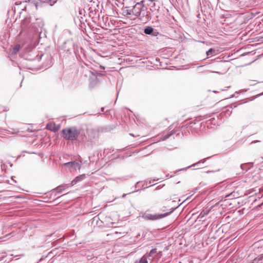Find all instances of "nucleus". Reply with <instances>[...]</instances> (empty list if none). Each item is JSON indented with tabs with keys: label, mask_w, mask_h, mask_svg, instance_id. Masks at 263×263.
<instances>
[{
	"label": "nucleus",
	"mask_w": 263,
	"mask_h": 263,
	"mask_svg": "<svg viewBox=\"0 0 263 263\" xmlns=\"http://www.w3.org/2000/svg\"><path fill=\"white\" fill-rule=\"evenodd\" d=\"M57 0H53L52 2H53V3H55V2H57Z\"/></svg>",
	"instance_id": "c756f323"
},
{
	"label": "nucleus",
	"mask_w": 263,
	"mask_h": 263,
	"mask_svg": "<svg viewBox=\"0 0 263 263\" xmlns=\"http://www.w3.org/2000/svg\"><path fill=\"white\" fill-rule=\"evenodd\" d=\"M210 72H213V73H219V72H217V71H211Z\"/></svg>",
	"instance_id": "393cba45"
},
{
	"label": "nucleus",
	"mask_w": 263,
	"mask_h": 263,
	"mask_svg": "<svg viewBox=\"0 0 263 263\" xmlns=\"http://www.w3.org/2000/svg\"><path fill=\"white\" fill-rule=\"evenodd\" d=\"M43 55V54H37L35 56V57L34 58H28L27 57L26 59L28 60H30V61H32V60H36L37 61H40L41 60V59H42V56Z\"/></svg>",
	"instance_id": "2eb2a0df"
},
{
	"label": "nucleus",
	"mask_w": 263,
	"mask_h": 263,
	"mask_svg": "<svg viewBox=\"0 0 263 263\" xmlns=\"http://www.w3.org/2000/svg\"><path fill=\"white\" fill-rule=\"evenodd\" d=\"M85 11L83 9H79V14L77 15L78 18L79 19L80 22H83L84 18L83 16H85Z\"/></svg>",
	"instance_id": "0eeeda50"
},
{
	"label": "nucleus",
	"mask_w": 263,
	"mask_h": 263,
	"mask_svg": "<svg viewBox=\"0 0 263 263\" xmlns=\"http://www.w3.org/2000/svg\"><path fill=\"white\" fill-rule=\"evenodd\" d=\"M144 7L143 1L137 3L133 8V15L136 17L140 16L141 12L144 11Z\"/></svg>",
	"instance_id": "7ed1b4c3"
},
{
	"label": "nucleus",
	"mask_w": 263,
	"mask_h": 263,
	"mask_svg": "<svg viewBox=\"0 0 263 263\" xmlns=\"http://www.w3.org/2000/svg\"><path fill=\"white\" fill-rule=\"evenodd\" d=\"M158 34H159L158 31L156 29H154L153 32V33H152L151 35L154 36H156Z\"/></svg>",
	"instance_id": "aec40b11"
},
{
	"label": "nucleus",
	"mask_w": 263,
	"mask_h": 263,
	"mask_svg": "<svg viewBox=\"0 0 263 263\" xmlns=\"http://www.w3.org/2000/svg\"><path fill=\"white\" fill-rule=\"evenodd\" d=\"M20 49V45L19 44H17L14 46L12 50V54H16Z\"/></svg>",
	"instance_id": "dca6fc26"
},
{
	"label": "nucleus",
	"mask_w": 263,
	"mask_h": 263,
	"mask_svg": "<svg viewBox=\"0 0 263 263\" xmlns=\"http://www.w3.org/2000/svg\"><path fill=\"white\" fill-rule=\"evenodd\" d=\"M204 163V160L203 161H199V162H198L197 163H194V164H193L192 165H190V166H189L187 167H184V168H181V169H180V170H177L176 172H175V174H176L177 172H180V171H184V170H187V168L192 167V166H196L197 165V164L200 163Z\"/></svg>",
	"instance_id": "4468645a"
},
{
	"label": "nucleus",
	"mask_w": 263,
	"mask_h": 263,
	"mask_svg": "<svg viewBox=\"0 0 263 263\" xmlns=\"http://www.w3.org/2000/svg\"><path fill=\"white\" fill-rule=\"evenodd\" d=\"M89 72L91 73L92 75H95L96 73V72L95 71H92V70H90L89 71Z\"/></svg>",
	"instance_id": "4be33fe9"
},
{
	"label": "nucleus",
	"mask_w": 263,
	"mask_h": 263,
	"mask_svg": "<svg viewBox=\"0 0 263 263\" xmlns=\"http://www.w3.org/2000/svg\"><path fill=\"white\" fill-rule=\"evenodd\" d=\"M214 52H215V50L212 48H210L208 51H206L207 56H211Z\"/></svg>",
	"instance_id": "6ab92c4d"
},
{
	"label": "nucleus",
	"mask_w": 263,
	"mask_h": 263,
	"mask_svg": "<svg viewBox=\"0 0 263 263\" xmlns=\"http://www.w3.org/2000/svg\"><path fill=\"white\" fill-rule=\"evenodd\" d=\"M47 129L53 132H56L58 130L59 128L56 127L54 123H48L46 126Z\"/></svg>",
	"instance_id": "9d476101"
},
{
	"label": "nucleus",
	"mask_w": 263,
	"mask_h": 263,
	"mask_svg": "<svg viewBox=\"0 0 263 263\" xmlns=\"http://www.w3.org/2000/svg\"><path fill=\"white\" fill-rule=\"evenodd\" d=\"M148 257V254L144 255L139 261H137V263H148L147 258Z\"/></svg>",
	"instance_id": "ddd939ff"
},
{
	"label": "nucleus",
	"mask_w": 263,
	"mask_h": 263,
	"mask_svg": "<svg viewBox=\"0 0 263 263\" xmlns=\"http://www.w3.org/2000/svg\"><path fill=\"white\" fill-rule=\"evenodd\" d=\"M148 256L149 257L153 256L152 260L155 259H159L162 256V252H157L156 249H153L150 251V252L148 254Z\"/></svg>",
	"instance_id": "39448f33"
},
{
	"label": "nucleus",
	"mask_w": 263,
	"mask_h": 263,
	"mask_svg": "<svg viewBox=\"0 0 263 263\" xmlns=\"http://www.w3.org/2000/svg\"><path fill=\"white\" fill-rule=\"evenodd\" d=\"M202 67L201 66L198 67L197 69L198 70H200V69Z\"/></svg>",
	"instance_id": "bb28decb"
},
{
	"label": "nucleus",
	"mask_w": 263,
	"mask_h": 263,
	"mask_svg": "<svg viewBox=\"0 0 263 263\" xmlns=\"http://www.w3.org/2000/svg\"><path fill=\"white\" fill-rule=\"evenodd\" d=\"M63 167L68 168L70 172L80 170L81 165L79 162L76 161H71L65 163L63 165Z\"/></svg>",
	"instance_id": "20e7f679"
},
{
	"label": "nucleus",
	"mask_w": 263,
	"mask_h": 263,
	"mask_svg": "<svg viewBox=\"0 0 263 263\" xmlns=\"http://www.w3.org/2000/svg\"><path fill=\"white\" fill-rule=\"evenodd\" d=\"M210 211H211L210 209H205V210H202L201 212V213H200V214L199 215L198 218L202 219L205 216L207 215L209 213Z\"/></svg>",
	"instance_id": "9b49d317"
},
{
	"label": "nucleus",
	"mask_w": 263,
	"mask_h": 263,
	"mask_svg": "<svg viewBox=\"0 0 263 263\" xmlns=\"http://www.w3.org/2000/svg\"><path fill=\"white\" fill-rule=\"evenodd\" d=\"M148 1L151 2H154L155 0H148Z\"/></svg>",
	"instance_id": "c85d7f7f"
},
{
	"label": "nucleus",
	"mask_w": 263,
	"mask_h": 263,
	"mask_svg": "<svg viewBox=\"0 0 263 263\" xmlns=\"http://www.w3.org/2000/svg\"><path fill=\"white\" fill-rule=\"evenodd\" d=\"M85 178V175L83 174L76 177V178L71 181V185L76 184L78 182H79Z\"/></svg>",
	"instance_id": "6e6552de"
},
{
	"label": "nucleus",
	"mask_w": 263,
	"mask_h": 263,
	"mask_svg": "<svg viewBox=\"0 0 263 263\" xmlns=\"http://www.w3.org/2000/svg\"><path fill=\"white\" fill-rule=\"evenodd\" d=\"M211 172H213V171H207L206 173H210Z\"/></svg>",
	"instance_id": "cd10ccee"
},
{
	"label": "nucleus",
	"mask_w": 263,
	"mask_h": 263,
	"mask_svg": "<svg viewBox=\"0 0 263 263\" xmlns=\"http://www.w3.org/2000/svg\"><path fill=\"white\" fill-rule=\"evenodd\" d=\"M127 195V194H124L122 196V198H124L125 197V196Z\"/></svg>",
	"instance_id": "b1692460"
},
{
	"label": "nucleus",
	"mask_w": 263,
	"mask_h": 263,
	"mask_svg": "<svg viewBox=\"0 0 263 263\" xmlns=\"http://www.w3.org/2000/svg\"><path fill=\"white\" fill-rule=\"evenodd\" d=\"M249 263H263V253L257 256Z\"/></svg>",
	"instance_id": "423d86ee"
},
{
	"label": "nucleus",
	"mask_w": 263,
	"mask_h": 263,
	"mask_svg": "<svg viewBox=\"0 0 263 263\" xmlns=\"http://www.w3.org/2000/svg\"><path fill=\"white\" fill-rule=\"evenodd\" d=\"M64 190V186L63 185H60L56 189L58 193H61Z\"/></svg>",
	"instance_id": "a211bd4d"
},
{
	"label": "nucleus",
	"mask_w": 263,
	"mask_h": 263,
	"mask_svg": "<svg viewBox=\"0 0 263 263\" xmlns=\"http://www.w3.org/2000/svg\"><path fill=\"white\" fill-rule=\"evenodd\" d=\"M259 141H253V142H258Z\"/></svg>",
	"instance_id": "7c9ffc66"
},
{
	"label": "nucleus",
	"mask_w": 263,
	"mask_h": 263,
	"mask_svg": "<svg viewBox=\"0 0 263 263\" xmlns=\"http://www.w3.org/2000/svg\"><path fill=\"white\" fill-rule=\"evenodd\" d=\"M177 208V207L172 208L170 211L166 212L164 214H151L148 213H144L142 215V217L145 220H156L162 219L170 215Z\"/></svg>",
	"instance_id": "f03ea898"
},
{
	"label": "nucleus",
	"mask_w": 263,
	"mask_h": 263,
	"mask_svg": "<svg viewBox=\"0 0 263 263\" xmlns=\"http://www.w3.org/2000/svg\"><path fill=\"white\" fill-rule=\"evenodd\" d=\"M135 263H137V260L135 262Z\"/></svg>",
	"instance_id": "2f4dec72"
},
{
	"label": "nucleus",
	"mask_w": 263,
	"mask_h": 263,
	"mask_svg": "<svg viewBox=\"0 0 263 263\" xmlns=\"http://www.w3.org/2000/svg\"><path fill=\"white\" fill-rule=\"evenodd\" d=\"M154 28H153L151 26H147L144 30V33L151 35L153 32Z\"/></svg>",
	"instance_id": "f8f14e48"
},
{
	"label": "nucleus",
	"mask_w": 263,
	"mask_h": 263,
	"mask_svg": "<svg viewBox=\"0 0 263 263\" xmlns=\"http://www.w3.org/2000/svg\"><path fill=\"white\" fill-rule=\"evenodd\" d=\"M81 130L76 127L63 129L62 131L64 138L70 140H76L80 134Z\"/></svg>",
	"instance_id": "f257e3e1"
},
{
	"label": "nucleus",
	"mask_w": 263,
	"mask_h": 263,
	"mask_svg": "<svg viewBox=\"0 0 263 263\" xmlns=\"http://www.w3.org/2000/svg\"><path fill=\"white\" fill-rule=\"evenodd\" d=\"M126 13L127 15H133V9L126 10Z\"/></svg>",
	"instance_id": "412c9836"
},
{
	"label": "nucleus",
	"mask_w": 263,
	"mask_h": 263,
	"mask_svg": "<svg viewBox=\"0 0 263 263\" xmlns=\"http://www.w3.org/2000/svg\"><path fill=\"white\" fill-rule=\"evenodd\" d=\"M161 211H165V206H164V207H163V209H161Z\"/></svg>",
	"instance_id": "a878e982"
},
{
	"label": "nucleus",
	"mask_w": 263,
	"mask_h": 263,
	"mask_svg": "<svg viewBox=\"0 0 263 263\" xmlns=\"http://www.w3.org/2000/svg\"><path fill=\"white\" fill-rule=\"evenodd\" d=\"M174 133L173 131H171V132H169L168 133H167V134H166L165 135H163L162 137H161V139L162 140H165L167 139V138H168Z\"/></svg>",
	"instance_id": "f3484780"
},
{
	"label": "nucleus",
	"mask_w": 263,
	"mask_h": 263,
	"mask_svg": "<svg viewBox=\"0 0 263 263\" xmlns=\"http://www.w3.org/2000/svg\"><path fill=\"white\" fill-rule=\"evenodd\" d=\"M246 164H241L240 165V167L242 170H245V166Z\"/></svg>",
	"instance_id": "5701e85b"
},
{
	"label": "nucleus",
	"mask_w": 263,
	"mask_h": 263,
	"mask_svg": "<svg viewBox=\"0 0 263 263\" xmlns=\"http://www.w3.org/2000/svg\"><path fill=\"white\" fill-rule=\"evenodd\" d=\"M29 23H30L29 18H26L22 21V24H21V28H22V31L24 30H25L27 28Z\"/></svg>",
	"instance_id": "1a4fd4ad"
}]
</instances>
